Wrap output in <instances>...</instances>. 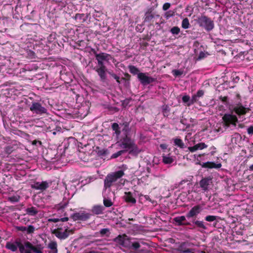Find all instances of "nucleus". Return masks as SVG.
Instances as JSON below:
<instances>
[{"label":"nucleus","instance_id":"2f4dec72","mask_svg":"<svg viewBox=\"0 0 253 253\" xmlns=\"http://www.w3.org/2000/svg\"><path fill=\"white\" fill-rule=\"evenodd\" d=\"M48 247L52 250V253H57V243L55 242L49 243Z\"/></svg>","mask_w":253,"mask_h":253},{"label":"nucleus","instance_id":"de8ad7c7","mask_svg":"<svg viewBox=\"0 0 253 253\" xmlns=\"http://www.w3.org/2000/svg\"><path fill=\"white\" fill-rule=\"evenodd\" d=\"M170 32L173 35H178L180 32V29L177 26L173 27L170 29Z\"/></svg>","mask_w":253,"mask_h":253},{"label":"nucleus","instance_id":"4c0bfd02","mask_svg":"<svg viewBox=\"0 0 253 253\" xmlns=\"http://www.w3.org/2000/svg\"><path fill=\"white\" fill-rule=\"evenodd\" d=\"M173 159L170 157H168L167 156H163V162L166 164H171L173 162Z\"/></svg>","mask_w":253,"mask_h":253},{"label":"nucleus","instance_id":"603ef678","mask_svg":"<svg viewBox=\"0 0 253 253\" xmlns=\"http://www.w3.org/2000/svg\"><path fill=\"white\" fill-rule=\"evenodd\" d=\"M19 197L12 196L9 198V201L12 202H17L19 201Z\"/></svg>","mask_w":253,"mask_h":253},{"label":"nucleus","instance_id":"7c9ffc66","mask_svg":"<svg viewBox=\"0 0 253 253\" xmlns=\"http://www.w3.org/2000/svg\"><path fill=\"white\" fill-rule=\"evenodd\" d=\"M129 72L133 75H137L140 73L139 69L133 65H129L128 67Z\"/></svg>","mask_w":253,"mask_h":253},{"label":"nucleus","instance_id":"58836bf2","mask_svg":"<svg viewBox=\"0 0 253 253\" xmlns=\"http://www.w3.org/2000/svg\"><path fill=\"white\" fill-rule=\"evenodd\" d=\"M99 233L102 236L106 235L107 237H109L110 234V230L108 228L102 229L100 230Z\"/></svg>","mask_w":253,"mask_h":253},{"label":"nucleus","instance_id":"bf43d9fd","mask_svg":"<svg viewBox=\"0 0 253 253\" xmlns=\"http://www.w3.org/2000/svg\"><path fill=\"white\" fill-rule=\"evenodd\" d=\"M247 132L249 134H252L253 133V126H251L248 127Z\"/></svg>","mask_w":253,"mask_h":253},{"label":"nucleus","instance_id":"cd10ccee","mask_svg":"<svg viewBox=\"0 0 253 253\" xmlns=\"http://www.w3.org/2000/svg\"><path fill=\"white\" fill-rule=\"evenodd\" d=\"M25 211L27 214L31 216H35L38 212V211L37 210V209L34 207L27 208L25 210Z\"/></svg>","mask_w":253,"mask_h":253},{"label":"nucleus","instance_id":"37998d69","mask_svg":"<svg viewBox=\"0 0 253 253\" xmlns=\"http://www.w3.org/2000/svg\"><path fill=\"white\" fill-rule=\"evenodd\" d=\"M35 230V227L32 225H29L27 227L26 233L28 234H32L34 233Z\"/></svg>","mask_w":253,"mask_h":253},{"label":"nucleus","instance_id":"72a5a7b5","mask_svg":"<svg viewBox=\"0 0 253 253\" xmlns=\"http://www.w3.org/2000/svg\"><path fill=\"white\" fill-rule=\"evenodd\" d=\"M182 102L185 103L187 106L191 105L190 97L188 95H185L182 97Z\"/></svg>","mask_w":253,"mask_h":253},{"label":"nucleus","instance_id":"5fc2aeb1","mask_svg":"<svg viewBox=\"0 0 253 253\" xmlns=\"http://www.w3.org/2000/svg\"><path fill=\"white\" fill-rule=\"evenodd\" d=\"M204 94V91L203 90H199L195 94L198 98L203 96Z\"/></svg>","mask_w":253,"mask_h":253},{"label":"nucleus","instance_id":"f03ea898","mask_svg":"<svg viewBox=\"0 0 253 253\" xmlns=\"http://www.w3.org/2000/svg\"><path fill=\"white\" fill-rule=\"evenodd\" d=\"M124 175L125 173L123 170L108 173L104 179L103 191L105 192L108 190L109 192H111V187L118 186L120 183V182H118V180Z\"/></svg>","mask_w":253,"mask_h":253},{"label":"nucleus","instance_id":"f8f14e48","mask_svg":"<svg viewBox=\"0 0 253 253\" xmlns=\"http://www.w3.org/2000/svg\"><path fill=\"white\" fill-rule=\"evenodd\" d=\"M191 246L189 242H182L178 247V251L183 253H194L193 250L190 248Z\"/></svg>","mask_w":253,"mask_h":253},{"label":"nucleus","instance_id":"bb28decb","mask_svg":"<svg viewBox=\"0 0 253 253\" xmlns=\"http://www.w3.org/2000/svg\"><path fill=\"white\" fill-rule=\"evenodd\" d=\"M112 129L115 131L114 134L116 135V138H118L120 134L121 130L119 125L116 123H114L111 126Z\"/></svg>","mask_w":253,"mask_h":253},{"label":"nucleus","instance_id":"c03bdc74","mask_svg":"<svg viewBox=\"0 0 253 253\" xmlns=\"http://www.w3.org/2000/svg\"><path fill=\"white\" fill-rule=\"evenodd\" d=\"M172 74L175 77H178L182 75L183 73V71L181 70H173L172 71Z\"/></svg>","mask_w":253,"mask_h":253},{"label":"nucleus","instance_id":"13d9d810","mask_svg":"<svg viewBox=\"0 0 253 253\" xmlns=\"http://www.w3.org/2000/svg\"><path fill=\"white\" fill-rule=\"evenodd\" d=\"M154 8L153 7H151L147 8V11H146L145 14H149L150 13H153V11L154 10Z\"/></svg>","mask_w":253,"mask_h":253},{"label":"nucleus","instance_id":"c9c22d12","mask_svg":"<svg viewBox=\"0 0 253 253\" xmlns=\"http://www.w3.org/2000/svg\"><path fill=\"white\" fill-rule=\"evenodd\" d=\"M182 27L184 29H187L189 28L190 24L189 19L187 18H185L183 19L181 24Z\"/></svg>","mask_w":253,"mask_h":253},{"label":"nucleus","instance_id":"ea45409f","mask_svg":"<svg viewBox=\"0 0 253 253\" xmlns=\"http://www.w3.org/2000/svg\"><path fill=\"white\" fill-rule=\"evenodd\" d=\"M163 113L165 117H168L170 111L169 107L168 105H164L162 107Z\"/></svg>","mask_w":253,"mask_h":253},{"label":"nucleus","instance_id":"ddd939ff","mask_svg":"<svg viewBox=\"0 0 253 253\" xmlns=\"http://www.w3.org/2000/svg\"><path fill=\"white\" fill-rule=\"evenodd\" d=\"M202 211V207L200 205H196L191 208L189 211L187 213L186 216L188 218L196 217Z\"/></svg>","mask_w":253,"mask_h":253},{"label":"nucleus","instance_id":"338daca9","mask_svg":"<svg viewBox=\"0 0 253 253\" xmlns=\"http://www.w3.org/2000/svg\"><path fill=\"white\" fill-rule=\"evenodd\" d=\"M91 51L92 52V53L94 55L95 57L96 58V55H98L99 53H97L96 50L94 49H93V48H91Z\"/></svg>","mask_w":253,"mask_h":253},{"label":"nucleus","instance_id":"3c124183","mask_svg":"<svg viewBox=\"0 0 253 253\" xmlns=\"http://www.w3.org/2000/svg\"><path fill=\"white\" fill-rule=\"evenodd\" d=\"M173 15V12L171 11H169L166 12L165 16L167 19H168L170 17H172Z\"/></svg>","mask_w":253,"mask_h":253},{"label":"nucleus","instance_id":"f257e3e1","mask_svg":"<svg viewBox=\"0 0 253 253\" xmlns=\"http://www.w3.org/2000/svg\"><path fill=\"white\" fill-rule=\"evenodd\" d=\"M118 145L123 149V150H125V153L128 151L129 154L132 156H137L141 151L135 144L134 140L127 135L118 142Z\"/></svg>","mask_w":253,"mask_h":253},{"label":"nucleus","instance_id":"423d86ee","mask_svg":"<svg viewBox=\"0 0 253 253\" xmlns=\"http://www.w3.org/2000/svg\"><path fill=\"white\" fill-rule=\"evenodd\" d=\"M113 59L112 56L108 53L105 52H101L96 55L95 59L97 61V66H106L105 63H109L110 60Z\"/></svg>","mask_w":253,"mask_h":253},{"label":"nucleus","instance_id":"0eeeda50","mask_svg":"<svg viewBox=\"0 0 253 253\" xmlns=\"http://www.w3.org/2000/svg\"><path fill=\"white\" fill-rule=\"evenodd\" d=\"M30 110L33 113L38 115H42L47 112V109L39 102H32L30 107Z\"/></svg>","mask_w":253,"mask_h":253},{"label":"nucleus","instance_id":"69168bd1","mask_svg":"<svg viewBox=\"0 0 253 253\" xmlns=\"http://www.w3.org/2000/svg\"><path fill=\"white\" fill-rule=\"evenodd\" d=\"M188 180H183L182 181H181L179 183V187H180L181 185H182L183 183H186V182H188Z\"/></svg>","mask_w":253,"mask_h":253},{"label":"nucleus","instance_id":"5701e85b","mask_svg":"<svg viewBox=\"0 0 253 253\" xmlns=\"http://www.w3.org/2000/svg\"><path fill=\"white\" fill-rule=\"evenodd\" d=\"M192 223L196 226V227L199 229H202L203 230L207 229V227L205 225V223L203 221L196 220L194 219L192 221Z\"/></svg>","mask_w":253,"mask_h":253},{"label":"nucleus","instance_id":"f3484780","mask_svg":"<svg viewBox=\"0 0 253 253\" xmlns=\"http://www.w3.org/2000/svg\"><path fill=\"white\" fill-rule=\"evenodd\" d=\"M200 165L203 168L219 169L221 167V164L220 163L216 164L213 162H207L202 164L200 163Z\"/></svg>","mask_w":253,"mask_h":253},{"label":"nucleus","instance_id":"052dcab7","mask_svg":"<svg viewBox=\"0 0 253 253\" xmlns=\"http://www.w3.org/2000/svg\"><path fill=\"white\" fill-rule=\"evenodd\" d=\"M49 222H57L59 221V218H49L48 219Z\"/></svg>","mask_w":253,"mask_h":253},{"label":"nucleus","instance_id":"f704fd0d","mask_svg":"<svg viewBox=\"0 0 253 253\" xmlns=\"http://www.w3.org/2000/svg\"><path fill=\"white\" fill-rule=\"evenodd\" d=\"M55 40H56V36L55 34H50L48 37H47V41L46 45L48 46H49V44L52 43V42H55Z\"/></svg>","mask_w":253,"mask_h":253},{"label":"nucleus","instance_id":"393cba45","mask_svg":"<svg viewBox=\"0 0 253 253\" xmlns=\"http://www.w3.org/2000/svg\"><path fill=\"white\" fill-rule=\"evenodd\" d=\"M141 244L145 246L144 247H141L140 250L137 251V253H154L151 251L149 246L146 243L142 242Z\"/></svg>","mask_w":253,"mask_h":253},{"label":"nucleus","instance_id":"6e6552de","mask_svg":"<svg viewBox=\"0 0 253 253\" xmlns=\"http://www.w3.org/2000/svg\"><path fill=\"white\" fill-rule=\"evenodd\" d=\"M222 119L226 127H229L230 125L236 126V123L238 122V119L235 115L228 113L225 114Z\"/></svg>","mask_w":253,"mask_h":253},{"label":"nucleus","instance_id":"c85d7f7f","mask_svg":"<svg viewBox=\"0 0 253 253\" xmlns=\"http://www.w3.org/2000/svg\"><path fill=\"white\" fill-rule=\"evenodd\" d=\"M103 204L106 207H110L113 205L111 200L105 194L103 195Z\"/></svg>","mask_w":253,"mask_h":253},{"label":"nucleus","instance_id":"c756f323","mask_svg":"<svg viewBox=\"0 0 253 253\" xmlns=\"http://www.w3.org/2000/svg\"><path fill=\"white\" fill-rule=\"evenodd\" d=\"M141 248L140 244L137 242H132L130 241V248L129 249H132L135 251L137 253V251Z\"/></svg>","mask_w":253,"mask_h":253},{"label":"nucleus","instance_id":"774afa93","mask_svg":"<svg viewBox=\"0 0 253 253\" xmlns=\"http://www.w3.org/2000/svg\"><path fill=\"white\" fill-rule=\"evenodd\" d=\"M235 30L239 34H241V28H239V27H236L235 28Z\"/></svg>","mask_w":253,"mask_h":253},{"label":"nucleus","instance_id":"8fccbe9b","mask_svg":"<svg viewBox=\"0 0 253 253\" xmlns=\"http://www.w3.org/2000/svg\"><path fill=\"white\" fill-rule=\"evenodd\" d=\"M16 229L18 231H20L24 232H26L27 227L24 226H16Z\"/></svg>","mask_w":253,"mask_h":253},{"label":"nucleus","instance_id":"49530a36","mask_svg":"<svg viewBox=\"0 0 253 253\" xmlns=\"http://www.w3.org/2000/svg\"><path fill=\"white\" fill-rule=\"evenodd\" d=\"M125 153V150H122L119 151L117 153L113 154L111 156V158H112V159L117 158L119 156L122 155V154H123Z\"/></svg>","mask_w":253,"mask_h":253},{"label":"nucleus","instance_id":"0e129e2a","mask_svg":"<svg viewBox=\"0 0 253 253\" xmlns=\"http://www.w3.org/2000/svg\"><path fill=\"white\" fill-rule=\"evenodd\" d=\"M160 147L162 149H166L167 148V145L166 144H161L160 145Z\"/></svg>","mask_w":253,"mask_h":253},{"label":"nucleus","instance_id":"a211bd4d","mask_svg":"<svg viewBox=\"0 0 253 253\" xmlns=\"http://www.w3.org/2000/svg\"><path fill=\"white\" fill-rule=\"evenodd\" d=\"M124 200L127 203L135 205L136 201L133 197L132 194L130 192H126L123 197Z\"/></svg>","mask_w":253,"mask_h":253},{"label":"nucleus","instance_id":"4d7b16f0","mask_svg":"<svg viewBox=\"0 0 253 253\" xmlns=\"http://www.w3.org/2000/svg\"><path fill=\"white\" fill-rule=\"evenodd\" d=\"M210 150H211V152L210 153L211 155V156H213L214 155V154L215 153L216 151H215V150H216V148L212 146H211V148H210Z\"/></svg>","mask_w":253,"mask_h":253},{"label":"nucleus","instance_id":"2eb2a0df","mask_svg":"<svg viewBox=\"0 0 253 253\" xmlns=\"http://www.w3.org/2000/svg\"><path fill=\"white\" fill-rule=\"evenodd\" d=\"M49 186V184L47 181L36 182L32 185V188L36 190L43 191L46 189Z\"/></svg>","mask_w":253,"mask_h":253},{"label":"nucleus","instance_id":"9d476101","mask_svg":"<svg viewBox=\"0 0 253 253\" xmlns=\"http://www.w3.org/2000/svg\"><path fill=\"white\" fill-rule=\"evenodd\" d=\"M91 214L87 213L85 211H79L74 213L72 214L71 217L74 220H82L85 221L90 217Z\"/></svg>","mask_w":253,"mask_h":253},{"label":"nucleus","instance_id":"e2e57ef3","mask_svg":"<svg viewBox=\"0 0 253 253\" xmlns=\"http://www.w3.org/2000/svg\"><path fill=\"white\" fill-rule=\"evenodd\" d=\"M69 219L68 217H63V218H59V221H62V222H65V221H68Z\"/></svg>","mask_w":253,"mask_h":253},{"label":"nucleus","instance_id":"4be33fe9","mask_svg":"<svg viewBox=\"0 0 253 253\" xmlns=\"http://www.w3.org/2000/svg\"><path fill=\"white\" fill-rule=\"evenodd\" d=\"M104 210V207L101 205H95L92 207L91 212L94 214H101L103 213Z\"/></svg>","mask_w":253,"mask_h":253},{"label":"nucleus","instance_id":"39448f33","mask_svg":"<svg viewBox=\"0 0 253 253\" xmlns=\"http://www.w3.org/2000/svg\"><path fill=\"white\" fill-rule=\"evenodd\" d=\"M113 241L118 245L126 248H130V240L126 234L119 235Z\"/></svg>","mask_w":253,"mask_h":253},{"label":"nucleus","instance_id":"680f3d73","mask_svg":"<svg viewBox=\"0 0 253 253\" xmlns=\"http://www.w3.org/2000/svg\"><path fill=\"white\" fill-rule=\"evenodd\" d=\"M108 151L107 150H103L99 152V154L102 156H105L107 154Z\"/></svg>","mask_w":253,"mask_h":253},{"label":"nucleus","instance_id":"a878e982","mask_svg":"<svg viewBox=\"0 0 253 253\" xmlns=\"http://www.w3.org/2000/svg\"><path fill=\"white\" fill-rule=\"evenodd\" d=\"M186 220V217L185 216H177L174 218V221L177 223L178 225H190L189 222L183 223V222Z\"/></svg>","mask_w":253,"mask_h":253},{"label":"nucleus","instance_id":"864d4df0","mask_svg":"<svg viewBox=\"0 0 253 253\" xmlns=\"http://www.w3.org/2000/svg\"><path fill=\"white\" fill-rule=\"evenodd\" d=\"M170 6V3L169 2H166L164 4L163 6V9L164 11L167 10Z\"/></svg>","mask_w":253,"mask_h":253},{"label":"nucleus","instance_id":"6ab92c4d","mask_svg":"<svg viewBox=\"0 0 253 253\" xmlns=\"http://www.w3.org/2000/svg\"><path fill=\"white\" fill-rule=\"evenodd\" d=\"M89 15L88 13H77L73 18L79 23H84L87 20Z\"/></svg>","mask_w":253,"mask_h":253},{"label":"nucleus","instance_id":"6e6d98bb","mask_svg":"<svg viewBox=\"0 0 253 253\" xmlns=\"http://www.w3.org/2000/svg\"><path fill=\"white\" fill-rule=\"evenodd\" d=\"M5 151L8 154H10L12 152V147L8 146L5 148Z\"/></svg>","mask_w":253,"mask_h":253},{"label":"nucleus","instance_id":"4468645a","mask_svg":"<svg viewBox=\"0 0 253 253\" xmlns=\"http://www.w3.org/2000/svg\"><path fill=\"white\" fill-rule=\"evenodd\" d=\"M212 183V178L210 177L203 178L199 182L200 187L203 190H208L209 186Z\"/></svg>","mask_w":253,"mask_h":253},{"label":"nucleus","instance_id":"09e8293b","mask_svg":"<svg viewBox=\"0 0 253 253\" xmlns=\"http://www.w3.org/2000/svg\"><path fill=\"white\" fill-rule=\"evenodd\" d=\"M198 100H199V98L195 94L193 95L192 96V98H190L191 105L197 102L198 101Z\"/></svg>","mask_w":253,"mask_h":253},{"label":"nucleus","instance_id":"b1692460","mask_svg":"<svg viewBox=\"0 0 253 253\" xmlns=\"http://www.w3.org/2000/svg\"><path fill=\"white\" fill-rule=\"evenodd\" d=\"M172 140L175 146L181 149H184L186 148V146L185 145L184 142L180 138L176 137L173 138Z\"/></svg>","mask_w":253,"mask_h":253},{"label":"nucleus","instance_id":"1a4fd4ad","mask_svg":"<svg viewBox=\"0 0 253 253\" xmlns=\"http://www.w3.org/2000/svg\"><path fill=\"white\" fill-rule=\"evenodd\" d=\"M147 73H140L138 74V79L143 85H146L156 81V79L147 76Z\"/></svg>","mask_w":253,"mask_h":253},{"label":"nucleus","instance_id":"20e7f679","mask_svg":"<svg viewBox=\"0 0 253 253\" xmlns=\"http://www.w3.org/2000/svg\"><path fill=\"white\" fill-rule=\"evenodd\" d=\"M5 248L13 252L16 251L19 248L20 253H32L30 250L24 249L23 243L20 239L16 240L14 243L7 242L6 243Z\"/></svg>","mask_w":253,"mask_h":253},{"label":"nucleus","instance_id":"9b49d317","mask_svg":"<svg viewBox=\"0 0 253 253\" xmlns=\"http://www.w3.org/2000/svg\"><path fill=\"white\" fill-rule=\"evenodd\" d=\"M95 71L97 73L100 81L102 82H105L107 79L106 71L107 69L106 66H97L94 68Z\"/></svg>","mask_w":253,"mask_h":253},{"label":"nucleus","instance_id":"a18cd8bd","mask_svg":"<svg viewBox=\"0 0 253 253\" xmlns=\"http://www.w3.org/2000/svg\"><path fill=\"white\" fill-rule=\"evenodd\" d=\"M217 216L214 215H207L205 217V220L208 222H212L215 220Z\"/></svg>","mask_w":253,"mask_h":253},{"label":"nucleus","instance_id":"a19ab883","mask_svg":"<svg viewBox=\"0 0 253 253\" xmlns=\"http://www.w3.org/2000/svg\"><path fill=\"white\" fill-rule=\"evenodd\" d=\"M108 74L115 80H116L117 83L120 84H121V81L120 80V78L116 74L114 73L113 72H108Z\"/></svg>","mask_w":253,"mask_h":253},{"label":"nucleus","instance_id":"dca6fc26","mask_svg":"<svg viewBox=\"0 0 253 253\" xmlns=\"http://www.w3.org/2000/svg\"><path fill=\"white\" fill-rule=\"evenodd\" d=\"M72 233V230H68V229H66L64 232L57 231L55 232V235L58 238L61 240H64L66 239L69 236L70 233Z\"/></svg>","mask_w":253,"mask_h":253},{"label":"nucleus","instance_id":"79ce46f5","mask_svg":"<svg viewBox=\"0 0 253 253\" xmlns=\"http://www.w3.org/2000/svg\"><path fill=\"white\" fill-rule=\"evenodd\" d=\"M154 17V14L153 13H150L149 14H145L144 16V22H150Z\"/></svg>","mask_w":253,"mask_h":253},{"label":"nucleus","instance_id":"aec40b11","mask_svg":"<svg viewBox=\"0 0 253 253\" xmlns=\"http://www.w3.org/2000/svg\"><path fill=\"white\" fill-rule=\"evenodd\" d=\"M208 147V145L204 142H200L194 145L192 147H189L188 150L191 152H194L198 150H203Z\"/></svg>","mask_w":253,"mask_h":253},{"label":"nucleus","instance_id":"7ed1b4c3","mask_svg":"<svg viewBox=\"0 0 253 253\" xmlns=\"http://www.w3.org/2000/svg\"><path fill=\"white\" fill-rule=\"evenodd\" d=\"M196 21L200 27L204 28L208 32L212 30L214 27L213 21L205 15H201L199 17Z\"/></svg>","mask_w":253,"mask_h":253},{"label":"nucleus","instance_id":"473e14b6","mask_svg":"<svg viewBox=\"0 0 253 253\" xmlns=\"http://www.w3.org/2000/svg\"><path fill=\"white\" fill-rule=\"evenodd\" d=\"M43 247L41 244H37L34 246L33 251L36 253H42Z\"/></svg>","mask_w":253,"mask_h":253},{"label":"nucleus","instance_id":"e433bc0d","mask_svg":"<svg viewBox=\"0 0 253 253\" xmlns=\"http://www.w3.org/2000/svg\"><path fill=\"white\" fill-rule=\"evenodd\" d=\"M23 246L24 249L28 250L31 251V250L33 251L34 246H33L30 242L28 241H26L24 242V244H23Z\"/></svg>","mask_w":253,"mask_h":253},{"label":"nucleus","instance_id":"412c9836","mask_svg":"<svg viewBox=\"0 0 253 253\" xmlns=\"http://www.w3.org/2000/svg\"><path fill=\"white\" fill-rule=\"evenodd\" d=\"M249 110V108H245L241 105H237L233 108V111L238 115H244Z\"/></svg>","mask_w":253,"mask_h":253}]
</instances>
